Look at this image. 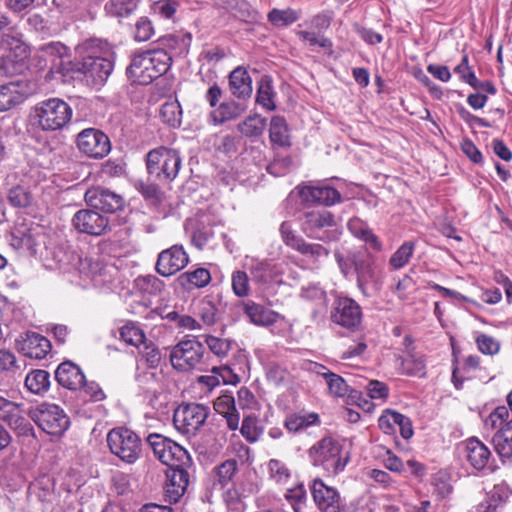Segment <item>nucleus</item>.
<instances>
[{"mask_svg":"<svg viewBox=\"0 0 512 512\" xmlns=\"http://www.w3.org/2000/svg\"><path fill=\"white\" fill-rule=\"evenodd\" d=\"M147 443L154 455L166 466V496L171 502H178L184 495L193 477V462L189 453L178 443L160 434H150Z\"/></svg>","mask_w":512,"mask_h":512,"instance_id":"nucleus-1","label":"nucleus"},{"mask_svg":"<svg viewBox=\"0 0 512 512\" xmlns=\"http://www.w3.org/2000/svg\"><path fill=\"white\" fill-rule=\"evenodd\" d=\"M82 60L73 64L71 71L82 74L89 86H102L113 71L112 50L102 39H88L78 47Z\"/></svg>","mask_w":512,"mask_h":512,"instance_id":"nucleus-2","label":"nucleus"},{"mask_svg":"<svg viewBox=\"0 0 512 512\" xmlns=\"http://www.w3.org/2000/svg\"><path fill=\"white\" fill-rule=\"evenodd\" d=\"M171 62L172 57L167 50L154 48L135 54L126 73L134 82L147 85L165 74Z\"/></svg>","mask_w":512,"mask_h":512,"instance_id":"nucleus-3","label":"nucleus"},{"mask_svg":"<svg viewBox=\"0 0 512 512\" xmlns=\"http://www.w3.org/2000/svg\"><path fill=\"white\" fill-rule=\"evenodd\" d=\"M73 110L63 99L54 97L36 104L32 120L42 131L53 132L63 129L72 119Z\"/></svg>","mask_w":512,"mask_h":512,"instance_id":"nucleus-4","label":"nucleus"},{"mask_svg":"<svg viewBox=\"0 0 512 512\" xmlns=\"http://www.w3.org/2000/svg\"><path fill=\"white\" fill-rule=\"evenodd\" d=\"M308 456L315 467H321L328 474L337 475L346 467L349 456L343 455L342 446L332 437H324L308 450Z\"/></svg>","mask_w":512,"mask_h":512,"instance_id":"nucleus-5","label":"nucleus"},{"mask_svg":"<svg viewBox=\"0 0 512 512\" xmlns=\"http://www.w3.org/2000/svg\"><path fill=\"white\" fill-rule=\"evenodd\" d=\"M169 359L179 372L202 371L206 368L204 345L196 338H185L171 348Z\"/></svg>","mask_w":512,"mask_h":512,"instance_id":"nucleus-6","label":"nucleus"},{"mask_svg":"<svg viewBox=\"0 0 512 512\" xmlns=\"http://www.w3.org/2000/svg\"><path fill=\"white\" fill-rule=\"evenodd\" d=\"M107 444L111 453L127 464L135 463L142 454L141 438L127 427L111 429L107 434Z\"/></svg>","mask_w":512,"mask_h":512,"instance_id":"nucleus-7","label":"nucleus"},{"mask_svg":"<svg viewBox=\"0 0 512 512\" xmlns=\"http://www.w3.org/2000/svg\"><path fill=\"white\" fill-rule=\"evenodd\" d=\"M485 427L496 429L492 443L500 457H512V416L505 406L495 408L485 420Z\"/></svg>","mask_w":512,"mask_h":512,"instance_id":"nucleus-8","label":"nucleus"},{"mask_svg":"<svg viewBox=\"0 0 512 512\" xmlns=\"http://www.w3.org/2000/svg\"><path fill=\"white\" fill-rule=\"evenodd\" d=\"M181 162V157L177 150L163 146L149 151L146 157L148 173L168 181L176 178L181 168Z\"/></svg>","mask_w":512,"mask_h":512,"instance_id":"nucleus-9","label":"nucleus"},{"mask_svg":"<svg viewBox=\"0 0 512 512\" xmlns=\"http://www.w3.org/2000/svg\"><path fill=\"white\" fill-rule=\"evenodd\" d=\"M334 215L324 209L304 213L301 222L302 231L306 236L321 240L332 241L339 237Z\"/></svg>","mask_w":512,"mask_h":512,"instance_id":"nucleus-10","label":"nucleus"},{"mask_svg":"<svg viewBox=\"0 0 512 512\" xmlns=\"http://www.w3.org/2000/svg\"><path fill=\"white\" fill-rule=\"evenodd\" d=\"M30 418L47 434L60 436L69 427V418L62 408L42 403L29 411Z\"/></svg>","mask_w":512,"mask_h":512,"instance_id":"nucleus-11","label":"nucleus"},{"mask_svg":"<svg viewBox=\"0 0 512 512\" xmlns=\"http://www.w3.org/2000/svg\"><path fill=\"white\" fill-rule=\"evenodd\" d=\"M209 415V408L198 403L180 405L173 415L175 428L185 435H195L204 425Z\"/></svg>","mask_w":512,"mask_h":512,"instance_id":"nucleus-12","label":"nucleus"},{"mask_svg":"<svg viewBox=\"0 0 512 512\" xmlns=\"http://www.w3.org/2000/svg\"><path fill=\"white\" fill-rule=\"evenodd\" d=\"M76 145L82 154L92 159H102L111 150L109 137L96 128H86L79 132Z\"/></svg>","mask_w":512,"mask_h":512,"instance_id":"nucleus-13","label":"nucleus"},{"mask_svg":"<svg viewBox=\"0 0 512 512\" xmlns=\"http://www.w3.org/2000/svg\"><path fill=\"white\" fill-rule=\"evenodd\" d=\"M34 93L30 81L20 79L0 85V112L9 111L25 102Z\"/></svg>","mask_w":512,"mask_h":512,"instance_id":"nucleus-14","label":"nucleus"},{"mask_svg":"<svg viewBox=\"0 0 512 512\" xmlns=\"http://www.w3.org/2000/svg\"><path fill=\"white\" fill-rule=\"evenodd\" d=\"M353 270L356 274L357 287L361 293L368 297L369 286L373 285L377 289V274L373 257L366 251H357L351 258Z\"/></svg>","mask_w":512,"mask_h":512,"instance_id":"nucleus-15","label":"nucleus"},{"mask_svg":"<svg viewBox=\"0 0 512 512\" xmlns=\"http://www.w3.org/2000/svg\"><path fill=\"white\" fill-rule=\"evenodd\" d=\"M313 501L321 512H341L344 507L340 493L335 487L328 486L320 478H315L310 486Z\"/></svg>","mask_w":512,"mask_h":512,"instance_id":"nucleus-16","label":"nucleus"},{"mask_svg":"<svg viewBox=\"0 0 512 512\" xmlns=\"http://www.w3.org/2000/svg\"><path fill=\"white\" fill-rule=\"evenodd\" d=\"M331 320L347 329L358 327L362 320V309L352 298L338 297L331 311Z\"/></svg>","mask_w":512,"mask_h":512,"instance_id":"nucleus-17","label":"nucleus"},{"mask_svg":"<svg viewBox=\"0 0 512 512\" xmlns=\"http://www.w3.org/2000/svg\"><path fill=\"white\" fill-rule=\"evenodd\" d=\"M84 199L88 206L104 213H115L123 209L125 204L120 194L100 186L88 189Z\"/></svg>","mask_w":512,"mask_h":512,"instance_id":"nucleus-18","label":"nucleus"},{"mask_svg":"<svg viewBox=\"0 0 512 512\" xmlns=\"http://www.w3.org/2000/svg\"><path fill=\"white\" fill-rule=\"evenodd\" d=\"M189 263V256L182 245H173L158 254L155 269L163 277H170Z\"/></svg>","mask_w":512,"mask_h":512,"instance_id":"nucleus-19","label":"nucleus"},{"mask_svg":"<svg viewBox=\"0 0 512 512\" xmlns=\"http://www.w3.org/2000/svg\"><path fill=\"white\" fill-rule=\"evenodd\" d=\"M72 225L80 233L100 236L109 229V220L93 209H81L74 214Z\"/></svg>","mask_w":512,"mask_h":512,"instance_id":"nucleus-20","label":"nucleus"},{"mask_svg":"<svg viewBox=\"0 0 512 512\" xmlns=\"http://www.w3.org/2000/svg\"><path fill=\"white\" fill-rule=\"evenodd\" d=\"M40 57L46 61V65L52 73L65 75L71 68L70 49L61 42H50L39 49Z\"/></svg>","mask_w":512,"mask_h":512,"instance_id":"nucleus-21","label":"nucleus"},{"mask_svg":"<svg viewBox=\"0 0 512 512\" xmlns=\"http://www.w3.org/2000/svg\"><path fill=\"white\" fill-rule=\"evenodd\" d=\"M0 420L6 422L8 426L19 435L27 436L33 431V427L23 415L21 405L9 401L1 396Z\"/></svg>","mask_w":512,"mask_h":512,"instance_id":"nucleus-22","label":"nucleus"},{"mask_svg":"<svg viewBox=\"0 0 512 512\" xmlns=\"http://www.w3.org/2000/svg\"><path fill=\"white\" fill-rule=\"evenodd\" d=\"M18 350L26 357L43 359L51 349L50 341L35 332H28L17 340Z\"/></svg>","mask_w":512,"mask_h":512,"instance_id":"nucleus-23","label":"nucleus"},{"mask_svg":"<svg viewBox=\"0 0 512 512\" xmlns=\"http://www.w3.org/2000/svg\"><path fill=\"white\" fill-rule=\"evenodd\" d=\"M301 199L306 203L322 204L331 206L341 202V194L333 187L324 186H305L300 188Z\"/></svg>","mask_w":512,"mask_h":512,"instance_id":"nucleus-24","label":"nucleus"},{"mask_svg":"<svg viewBox=\"0 0 512 512\" xmlns=\"http://www.w3.org/2000/svg\"><path fill=\"white\" fill-rule=\"evenodd\" d=\"M55 379L59 385L69 390H78L85 383L83 371L72 361H64L57 367Z\"/></svg>","mask_w":512,"mask_h":512,"instance_id":"nucleus-25","label":"nucleus"},{"mask_svg":"<svg viewBox=\"0 0 512 512\" xmlns=\"http://www.w3.org/2000/svg\"><path fill=\"white\" fill-rule=\"evenodd\" d=\"M466 459L476 470L480 471L488 467L491 451L479 439L472 437L465 442Z\"/></svg>","mask_w":512,"mask_h":512,"instance_id":"nucleus-26","label":"nucleus"},{"mask_svg":"<svg viewBox=\"0 0 512 512\" xmlns=\"http://www.w3.org/2000/svg\"><path fill=\"white\" fill-rule=\"evenodd\" d=\"M510 490L505 484H497L487 492L486 497L476 507V512H500L510 497Z\"/></svg>","mask_w":512,"mask_h":512,"instance_id":"nucleus-27","label":"nucleus"},{"mask_svg":"<svg viewBox=\"0 0 512 512\" xmlns=\"http://www.w3.org/2000/svg\"><path fill=\"white\" fill-rule=\"evenodd\" d=\"M246 109L247 106L242 100H226L210 113L209 118L214 125H220L237 119Z\"/></svg>","mask_w":512,"mask_h":512,"instance_id":"nucleus-28","label":"nucleus"},{"mask_svg":"<svg viewBox=\"0 0 512 512\" xmlns=\"http://www.w3.org/2000/svg\"><path fill=\"white\" fill-rule=\"evenodd\" d=\"M229 90L239 100L250 98L252 94V79L245 68L237 67L230 73Z\"/></svg>","mask_w":512,"mask_h":512,"instance_id":"nucleus-29","label":"nucleus"},{"mask_svg":"<svg viewBox=\"0 0 512 512\" xmlns=\"http://www.w3.org/2000/svg\"><path fill=\"white\" fill-rule=\"evenodd\" d=\"M185 231L190 235L192 245L200 250L214 234L211 225L198 218L187 219L185 221Z\"/></svg>","mask_w":512,"mask_h":512,"instance_id":"nucleus-30","label":"nucleus"},{"mask_svg":"<svg viewBox=\"0 0 512 512\" xmlns=\"http://www.w3.org/2000/svg\"><path fill=\"white\" fill-rule=\"evenodd\" d=\"M214 409L225 418L230 430L238 429L240 416L236 409L235 399L231 394L225 393L217 397L214 401Z\"/></svg>","mask_w":512,"mask_h":512,"instance_id":"nucleus-31","label":"nucleus"},{"mask_svg":"<svg viewBox=\"0 0 512 512\" xmlns=\"http://www.w3.org/2000/svg\"><path fill=\"white\" fill-rule=\"evenodd\" d=\"M177 281L184 290L191 291L207 286L211 281V274L205 268H197L180 274Z\"/></svg>","mask_w":512,"mask_h":512,"instance_id":"nucleus-32","label":"nucleus"},{"mask_svg":"<svg viewBox=\"0 0 512 512\" xmlns=\"http://www.w3.org/2000/svg\"><path fill=\"white\" fill-rule=\"evenodd\" d=\"M244 312L256 325L268 326L277 321L278 314L253 301L244 303Z\"/></svg>","mask_w":512,"mask_h":512,"instance_id":"nucleus-33","label":"nucleus"},{"mask_svg":"<svg viewBox=\"0 0 512 512\" xmlns=\"http://www.w3.org/2000/svg\"><path fill=\"white\" fill-rule=\"evenodd\" d=\"M349 231L357 238L369 244L375 250H381L382 245L378 237L372 232L368 225L359 218H352L348 221Z\"/></svg>","mask_w":512,"mask_h":512,"instance_id":"nucleus-34","label":"nucleus"},{"mask_svg":"<svg viewBox=\"0 0 512 512\" xmlns=\"http://www.w3.org/2000/svg\"><path fill=\"white\" fill-rule=\"evenodd\" d=\"M269 137L273 144L281 147L290 146L289 129L284 117L276 115L270 122Z\"/></svg>","mask_w":512,"mask_h":512,"instance_id":"nucleus-35","label":"nucleus"},{"mask_svg":"<svg viewBox=\"0 0 512 512\" xmlns=\"http://www.w3.org/2000/svg\"><path fill=\"white\" fill-rule=\"evenodd\" d=\"M50 386V374L41 369L33 370L25 378V387L33 394H43Z\"/></svg>","mask_w":512,"mask_h":512,"instance_id":"nucleus-36","label":"nucleus"},{"mask_svg":"<svg viewBox=\"0 0 512 512\" xmlns=\"http://www.w3.org/2000/svg\"><path fill=\"white\" fill-rule=\"evenodd\" d=\"M274 97L275 92L273 91L272 80L269 76L265 75L259 82L256 102L265 109L272 111L276 108Z\"/></svg>","mask_w":512,"mask_h":512,"instance_id":"nucleus-37","label":"nucleus"},{"mask_svg":"<svg viewBox=\"0 0 512 512\" xmlns=\"http://www.w3.org/2000/svg\"><path fill=\"white\" fill-rule=\"evenodd\" d=\"M138 6V0H109L104 6L105 12L112 17L130 16Z\"/></svg>","mask_w":512,"mask_h":512,"instance_id":"nucleus-38","label":"nucleus"},{"mask_svg":"<svg viewBox=\"0 0 512 512\" xmlns=\"http://www.w3.org/2000/svg\"><path fill=\"white\" fill-rule=\"evenodd\" d=\"M161 120L170 127L177 128L181 125L182 109L178 101L164 103L159 112Z\"/></svg>","mask_w":512,"mask_h":512,"instance_id":"nucleus-39","label":"nucleus"},{"mask_svg":"<svg viewBox=\"0 0 512 512\" xmlns=\"http://www.w3.org/2000/svg\"><path fill=\"white\" fill-rule=\"evenodd\" d=\"M317 422H319V416L315 413L291 414L285 419L284 425L290 432L296 433Z\"/></svg>","mask_w":512,"mask_h":512,"instance_id":"nucleus-40","label":"nucleus"},{"mask_svg":"<svg viewBox=\"0 0 512 512\" xmlns=\"http://www.w3.org/2000/svg\"><path fill=\"white\" fill-rule=\"evenodd\" d=\"M266 127V119L260 115L248 116L243 122L238 124V130L246 137L260 136Z\"/></svg>","mask_w":512,"mask_h":512,"instance_id":"nucleus-41","label":"nucleus"},{"mask_svg":"<svg viewBox=\"0 0 512 512\" xmlns=\"http://www.w3.org/2000/svg\"><path fill=\"white\" fill-rule=\"evenodd\" d=\"M263 431L264 428L256 416L248 415L243 418L240 433L248 442H257Z\"/></svg>","mask_w":512,"mask_h":512,"instance_id":"nucleus-42","label":"nucleus"},{"mask_svg":"<svg viewBox=\"0 0 512 512\" xmlns=\"http://www.w3.org/2000/svg\"><path fill=\"white\" fill-rule=\"evenodd\" d=\"M402 371L409 376L424 377L426 374V362L422 355L411 354L401 362Z\"/></svg>","mask_w":512,"mask_h":512,"instance_id":"nucleus-43","label":"nucleus"},{"mask_svg":"<svg viewBox=\"0 0 512 512\" xmlns=\"http://www.w3.org/2000/svg\"><path fill=\"white\" fill-rule=\"evenodd\" d=\"M269 22L275 27H286L299 19L298 13L293 9H272L268 13Z\"/></svg>","mask_w":512,"mask_h":512,"instance_id":"nucleus-44","label":"nucleus"},{"mask_svg":"<svg viewBox=\"0 0 512 512\" xmlns=\"http://www.w3.org/2000/svg\"><path fill=\"white\" fill-rule=\"evenodd\" d=\"M119 333L120 338L129 345L138 347L141 344H144V332L132 322H129L122 326L119 330Z\"/></svg>","mask_w":512,"mask_h":512,"instance_id":"nucleus-45","label":"nucleus"},{"mask_svg":"<svg viewBox=\"0 0 512 512\" xmlns=\"http://www.w3.org/2000/svg\"><path fill=\"white\" fill-rule=\"evenodd\" d=\"M415 245L411 241L404 242L391 256L389 264L394 269H401L404 267L414 253Z\"/></svg>","mask_w":512,"mask_h":512,"instance_id":"nucleus-46","label":"nucleus"},{"mask_svg":"<svg viewBox=\"0 0 512 512\" xmlns=\"http://www.w3.org/2000/svg\"><path fill=\"white\" fill-rule=\"evenodd\" d=\"M137 287L144 293L157 295L164 289V282L155 275L140 276L136 280Z\"/></svg>","mask_w":512,"mask_h":512,"instance_id":"nucleus-47","label":"nucleus"},{"mask_svg":"<svg viewBox=\"0 0 512 512\" xmlns=\"http://www.w3.org/2000/svg\"><path fill=\"white\" fill-rule=\"evenodd\" d=\"M197 314L206 326L214 325L218 319V309L216 305L211 300L207 299L200 301Z\"/></svg>","mask_w":512,"mask_h":512,"instance_id":"nucleus-48","label":"nucleus"},{"mask_svg":"<svg viewBox=\"0 0 512 512\" xmlns=\"http://www.w3.org/2000/svg\"><path fill=\"white\" fill-rule=\"evenodd\" d=\"M231 286L234 294L238 297H245L249 294V277L245 271L236 270L231 275Z\"/></svg>","mask_w":512,"mask_h":512,"instance_id":"nucleus-49","label":"nucleus"},{"mask_svg":"<svg viewBox=\"0 0 512 512\" xmlns=\"http://www.w3.org/2000/svg\"><path fill=\"white\" fill-rule=\"evenodd\" d=\"M8 200L13 206L24 208L31 204L32 196L25 188L16 186L10 189Z\"/></svg>","mask_w":512,"mask_h":512,"instance_id":"nucleus-50","label":"nucleus"},{"mask_svg":"<svg viewBox=\"0 0 512 512\" xmlns=\"http://www.w3.org/2000/svg\"><path fill=\"white\" fill-rule=\"evenodd\" d=\"M300 40L303 42L308 43L310 46H319L325 50H331L332 49V41L325 37V36H319L315 32L312 31H299L297 33Z\"/></svg>","mask_w":512,"mask_h":512,"instance_id":"nucleus-51","label":"nucleus"},{"mask_svg":"<svg viewBox=\"0 0 512 512\" xmlns=\"http://www.w3.org/2000/svg\"><path fill=\"white\" fill-rule=\"evenodd\" d=\"M205 342L210 351L218 357H225L231 348L229 340L212 335L206 336Z\"/></svg>","mask_w":512,"mask_h":512,"instance_id":"nucleus-52","label":"nucleus"},{"mask_svg":"<svg viewBox=\"0 0 512 512\" xmlns=\"http://www.w3.org/2000/svg\"><path fill=\"white\" fill-rule=\"evenodd\" d=\"M328 386L330 394L336 397H343L348 392V385L345 380L338 374H328V378L325 380Z\"/></svg>","mask_w":512,"mask_h":512,"instance_id":"nucleus-53","label":"nucleus"},{"mask_svg":"<svg viewBox=\"0 0 512 512\" xmlns=\"http://www.w3.org/2000/svg\"><path fill=\"white\" fill-rule=\"evenodd\" d=\"M20 370L17 358L9 350L0 349V373L14 374Z\"/></svg>","mask_w":512,"mask_h":512,"instance_id":"nucleus-54","label":"nucleus"},{"mask_svg":"<svg viewBox=\"0 0 512 512\" xmlns=\"http://www.w3.org/2000/svg\"><path fill=\"white\" fill-rule=\"evenodd\" d=\"M478 349L488 355L497 354L500 350V343L492 336L480 334L476 337Z\"/></svg>","mask_w":512,"mask_h":512,"instance_id":"nucleus-55","label":"nucleus"},{"mask_svg":"<svg viewBox=\"0 0 512 512\" xmlns=\"http://www.w3.org/2000/svg\"><path fill=\"white\" fill-rule=\"evenodd\" d=\"M270 476L278 483L286 482L290 477V472L287 466L278 459H271L269 461Z\"/></svg>","mask_w":512,"mask_h":512,"instance_id":"nucleus-56","label":"nucleus"},{"mask_svg":"<svg viewBox=\"0 0 512 512\" xmlns=\"http://www.w3.org/2000/svg\"><path fill=\"white\" fill-rule=\"evenodd\" d=\"M398 412L386 409L378 419V426L385 434H393L397 426Z\"/></svg>","mask_w":512,"mask_h":512,"instance_id":"nucleus-57","label":"nucleus"},{"mask_svg":"<svg viewBox=\"0 0 512 512\" xmlns=\"http://www.w3.org/2000/svg\"><path fill=\"white\" fill-rule=\"evenodd\" d=\"M178 0H159L155 2L154 12L162 18L171 19L178 9Z\"/></svg>","mask_w":512,"mask_h":512,"instance_id":"nucleus-58","label":"nucleus"},{"mask_svg":"<svg viewBox=\"0 0 512 512\" xmlns=\"http://www.w3.org/2000/svg\"><path fill=\"white\" fill-rule=\"evenodd\" d=\"M154 34V29L152 23L149 19L145 17H141L135 25V35L134 38L136 41L144 42L148 41L152 35Z\"/></svg>","mask_w":512,"mask_h":512,"instance_id":"nucleus-59","label":"nucleus"},{"mask_svg":"<svg viewBox=\"0 0 512 512\" xmlns=\"http://www.w3.org/2000/svg\"><path fill=\"white\" fill-rule=\"evenodd\" d=\"M251 272L257 281L266 283L272 278V265L267 261L256 262Z\"/></svg>","mask_w":512,"mask_h":512,"instance_id":"nucleus-60","label":"nucleus"},{"mask_svg":"<svg viewBox=\"0 0 512 512\" xmlns=\"http://www.w3.org/2000/svg\"><path fill=\"white\" fill-rule=\"evenodd\" d=\"M237 469L235 460H227L217 467V476L220 484H227L234 476Z\"/></svg>","mask_w":512,"mask_h":512,"instance_id":"nucleus-61","label":"nucleus"},{"mask_svg":"<svg viewBox=\"0 0 512 512\" xmlns=\"http://www.w3.org/2000/svg\"><path fill=\"white\" fill-rule=\"evenodd\" d=\"M367 392L370 398L385 400L389 396L388 386L378 380H371L367 384Z\"/></svg>","mask_w":512,"mask_h":512,"instance_id":"nucleus-62","label":"nucleus"},{"mask_svg":"<svg viewBox=\"0 0 512 512\" xmlns=\"http://www.w3.org/2000/svg\"><path fill=\"white\" fill-rule=\"evenodd\" d=\"M280 234L284 243L294 250L299 247L300 242L303 240L301 237L294 233L291 224L288 222H283L281 224Z\"/></svg>","mask_w":512,"mask_h":512,"instance_id":"nucleus-63","label":"nucleus"},{"mask_svg":"<svg viewBox=\"0 0 512 512\" xmlns=\"http://www.w3.org/2000/svg\"><path fill=\"white\" fill-rule=\"evenodd\" d=\"M102 173L109 177H120L125 173V163L121 159H109L102 164Z\"/></svg>","mask_w":512,"mask_h":512,"instance_id":"nucleus-64","label":"nucleus"}]
</instances>
